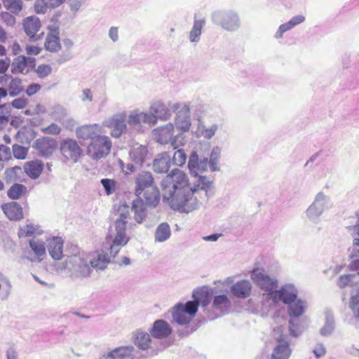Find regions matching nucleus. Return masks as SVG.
I'll return each instance as SVG.
<instances>
[{
    "mask_svg": "<svg viewBox=\"0 0 359 359\" xmlns=\"http://www.w3.org/2000/svg\"><path fill=\"white\" fill-rule=\"evenodd\" d=\"M27 192V189L25 185L15 183L10 187L7 194L9 198L16 200L25 196Z\"/></svg>",
    "mask_w": 359,
    "mask_h": 359,
    "instance_id": "58836bf2",
    "label": "nucleus"
},
{
    "mask_svg": "<svg viewBox=\"0 0 359 359\" xmlns=\"http://www.w3.org/2000/svg\"><path fill=\"white\" fill-rule=\"evenodd\" d=\"M101 183L107 195H110L114 191L116 187V182L114 180L110 179H102L101 180Z\"/></svg>",
    "mask_w": 359,
    "mask_h": 359,
    "instance_id": "8fccbe9b",
    "label": "nucleus"
},
{
    "mask_svg": "<svg viewBox=\"0 0 359 359\" xmlns=\"http://www.w3.org/2000/svg\"><path fill=\"white\" fill-rule=\"evenodd\" d=\"M24 169L28 176L32 179H36L43 170V163L41 161H32L27 163Z\"/></svg>",
    "mask_w": 359,
    "mask_h": 359,
    "instance_id": "2f4dec72",
    "label": "nucleus"
},
{
    "mask_svg": "<svg viewBox=\"0 0 359 359\" xmlns=\"http://www.w3.org/2000/svg\"><path fill=\"white\" fill-rule=\"evenodd\" d=\"M11 49L13 55H18L21 51V47L17 41H14L11 46Z\"/></svg>",
    "mask_w": 359,
    "mask_h": 359,
    "instance_id": "69168bd1",
    "label": "nucleus"
},
{
    "mask_svg": "<svg viewBox=\"0 0 359 359\" xmlns=\"http://www.w3.org/2000/svg\"><path fill=\"white\" fill-rule=\"evenodd\" d=\"M112 144L107 136L100 135L90 141L87 147V154L93 159L98 160L106 156L111 151Z\"/></svg>",
    "mask_w": 359,
    "mask_h": 359,
    "instance_id": "0eeeda50",
    "label": "nucleus"
},
{
    "mask_svg": "<svg viewBox=\"0 0 359 359\" xmlns=\"http://www.w3.org/2000/svg\"><path fill=\"white\" fill-rule=\"evenodd\" d=\"M128 121L130 126H135L140 123H147L150 125H154L155 117L147 113L134 111L130 114Z\"/></svg>",
    "mask_w": 359,
    "mask_h": 359,
    "instance_id": "a878e982",
    "label": "nucleus"
},
{
    "mask_svg": "<svg viewBox=\"0 0 359 359\" xmlns=\"http://www.w3.org/2000/svg\"><path fill=\"white\" fill-rule=\"evenodd\" d=\"M222 27L229 31H232L238 27L239 22L237 15L228 14L223 17L221 22Z\"/></svg>",
    "mask_w": 359,
    "mask_h": 359,
    "instance_id": "ea45409f",
    "label": "nucleus"
},
{
    "mask_svg": "<svg viewBox=\"0 0 359 359\" xmlns=\"http://www.w3.org/2000/svg\"><path fill=\"white\" fill-rule=\"evenodd\" d=\"M129 216L128 210L121 212L119 218L114 222V227H110L109 233L106 236V241L110 243L109 253L113 257L117 255L121 248L125 246L130 240V238L126 233V224Z\"/></svg>",
    "mask_w": 359,
    "mask_h": 359,
    "instance_id": "7ed1b4c3",
    "label": "nucleus"
},
{
    "mask_svg": "<svg viewBox=\"0 0 359 359\" xmlns=\"http://www.w3.org/2000/svg\"><path fill=\"white\" fill-rule=\"evenodd\" d=\"M48 250L51 257L60 260L63 257V240L60 237H53L48 240Z\"/></svg>",
    "mask_w": 359,
    "mask_h": 359,
    "instance_id": "412c9836",
    "label": "nucleus"
},
{
    "mask_svg": "<svg viewBox=\"0 0 359 359\" xmlns=\"http://www.w3.org/2000/svg\"><path fill=\"white\" fill-rule=\"evenodd\" d=\"M324 323L319 330V334L323 337H329L334 332L336 321L333 311L328 308L324 309L323 313Z\"/></svg>",
    "mask_w": 359,
    "mask_h": 359,
    "instance_id": "4468645a",
    "label": "nucleus"
},
{
    "mask_svg": "<svg viewBox=\"0 0 359 359\" xmlns=\"http://www.w3.org/2000/svg\"><path fill=\"white\" fill-rule=\"evenodd\" d=\"M146 205L140 199H135L133 201L132 210L134 212V218L139 224L142 223L147 217Z\"/></svg>",
    "mask_w": 359,
    "mask_h": 359,
    "instance_id": "7c9ffc66",
    "label": "nucleus"
},
{
    "mask_svg": "<svg viewBox=\"0 0 359 359\" xmlns=\"http://www.w3.org/2000/svg\"><path fill=\"white\" fill-rule=\"evenodd\" d=\"M127 116L125 113L114 115L107 122V126L111 128V135L113 137H119L123 133L126 132Z\"/></svg>",
    "mask_w": 359,
    "mask_h": 359,
    "instance_id": "9d476101",
    "label": "nucleus"
},
{
    "mask_svg": "<svg viewBox=\"0 0 359 359\" xmlns=\"http://www.w3.org/2000/svg\"><path fill=\"white\" fill-rule=\"evenodd\" d=\"M252 292V285L250 281L243 280L238 281L231 287L232 294L239 298L249 297Z\"/></svg>",
    "mask_w": 359,
    "mask_h": 359,
    "instance_id": "393cba45",
    "label": "nucleus"
},
{
    "mask_svg": "<svg viewBox=\"0 0 359 359\" xmlns=\"http://www.w3.org/2000/svg\"><path fill=\"white\" fill-rule=\"evenodd\" d=\"M39 155L48 156L51 155L57 147L55 140L50 137H43L37 139L33 145Z\"/></svg>",
    "mask_w": 359,
    "mask_h": 359,
    "instance_id": "9b49d317",
    "label": "nucleus"
},
{
    "mask_svg": "<svg viewBox=\"0 0 359 359\" xmlns=\"http://www.w3.org/2000/svg\"><path fill=\"white\" fill-rule=\"evenodd\" d=\"M44 133L51 135H58L60 131L61 128L59 126H57L55 123H52L50 126H48L47 128L43 129Z\"/></svg>",
    "mask_w": 359,
    "mask_h": 359,
    "instance_id": "bf43d9fd",
    "label": "nucleus"
},
{
    "mask_svg": "<svg viewBox=\"0 0 359 359\" xmlns=\"http://www.w3.org/2000/svg\"><path fill=\"white\" fill-rule=\"evenodd\" d=\"M316 358L323 356L326 353V349L323 344H318L313 351Z\"/></svg>",
    "mask_w": 359,
    "mask_h": 359,
    "instance_id": "680f3d73",
    "label": "nucleus"
},
{
    "mask_svg": "<svg viewBox=\"0 0 359 359\" xmlns=\"http://www.w3.org/2000/svg\"><path fill=\"white\" fill-rule=\"evenodd\" d=\"M197 311L196 302H187L185 304L180 303L172 309V318L177 323L186 325L195 317Z\"/></svg>",
    "mask_w": 359,
    "mask_h": 359,
    "instance_id": "423d86ee",
    "label": "nucleus"
},
{
    "mask_svg": "<svg viewBox=\"0 0 359 359\" xmlns=\"http://www.w3.org/2000/svg\"><path fill=\"white\" fill-rule=\"evenodd\" d=\"M11 158V152L8 147L0 145V161H8Z\"/></svg>",
    "mask_w": 359,
    "mask_h": 359,
    "instance_id": "5fc2aeb1",
    "label": "nucleus"
},
{
    "mask_svg": "<svg viewBox=\"0 0 359 359\" xmlns=\"http://www.w3.org/2000/svg\"><path fill=\"white\" fill-rule=\"evenodd\" d=\"M102 133L100 127L97 124L85 125L78 128L76 130V135L81 140H94Z\"/></svg>",
    "mask_w": 359,
    "mask_h": 359,
    "instance_id": "f3484780",
    "label": "nucleus"
},
{
    "mask_svg": "<svg viewBox=\"0 0 359 359\" xmlns=\"http://www.w3.org/2000/svg\"><path fill=\"white\" fill-rule=\"evenodd\" d=\"M28 100L25 97H19L13 100L11 105L12 107L17 109H25L28 105Z\"/></svg>",
    "mask_w": 359,
    "mask_h": 359,
    "instance_id": "603ef678",
    "label": "nucleus"
},
{
    "mask_svg": "<svg viewBox=\"0 0 359 359\" xmlns=\"http://www.w3.org/2000/svg\"><path fill=\"white\" fill-rule=\"evenodd\" d=\"M35 72L39 78L43 79L51 74L52 67L50 65L42 64L37 67Z\"/></svg>",
    "mask_w": 359,
    "mask_h": 359,
    "instance_id": "de8ad7c7",
    "label": "nucleus"
},
{
    "mask_svg": "<svg viewBox=\"0 0 359 359\" xmlns=\"http://www.w3.org/2000/svg\"><path fill=\"white\" fill-rule=\"evenodd\" d=\"M347 229L353 237V247L355 256L359 257V219L355 225L348 226Z\"/></svg>",
    "mask_w": 359,
    "mask_h": 359,
    "instance_id": "37998d69",
    "label": "nucleus"
},
{
    "mask_svg": "<svg viewBox=\"0 0 359 359\" xmlns=\"http://www.w3.org/2000/svg\"><path fill=\"white\" fill-rule=\"evenodd\" d=\"M149 152L145 145L134 144L129 151L130 158L137 165H142L148 158Z\"/></svg>",
    "mask_w": 359,
    "mask_h": 359,
    "instance_id": "a211bd4d",
    "label": "nucleus"
},
{
    "mask_svg": "<svg viewBox=\"0 0 359 359\" xmlns=\"http://www.w3.org/2000/svg\"><path fill=\"white\" fill-rule=\"evenodd\" d=\"M197 165H198V163H197L196 155H191L189 158V161L188 166H189V168L191 172L194 173L195 175H197V173L195 171V169L196 168Z\"/></svg>",
    "mask_w": 359,
    "mask_h": 359,
    "instance_id": "e2e57ef3",
    "label": "nucleus"
},
{
    "mask_svg": "<svg viewBox=\"0 0 359 359\" xmlns=\"http://www.w3.org/2000/svg\"><path fill=\"white\" fill-rule=\"evenodd\" d=\"M41 47L34 45H29L25 48L27 54L30 55H37L41 53Z\"/></svg>",
    "mask_w": 359,
    "mask_h": 359,
    "instance_id": "052dcab7",
    "label": "nucleus"
},
{
    "mask_svg": "<svg viewBox=\"0 0 359 359\" xmlns=\"http://www.w3.org/2000/svg\"><path fill=\"white\" fill-rule=\"evenodd\" d=\"M22 25L25 34L32 41H36L43 39L44 32L38 34L41 28V23L36 16L27 17L24 19Z\"/></svg>",
    "mask_w": 359,
    "mask_h": 359,
    "instance_id": "1a4fd4ad",
    "label": "nucleus"
},
{
    "mask_svg": "<svg viewBox=\"0 0 359 359\" xmlns=\"http://www.w3.org/2000/svg\"><path fill=\"white\" fill-rule=\"evenodd\" d=\"M36 231V228L32 225H26L20 229V236H30Z\"/></svg>",
    "mask_w": 359,
    "mask_h": 359,
    "instance_id": "13d9d810",
    "label": "nucleus"
},
{
    "mask_svg": "<svg viewBox=\"0 0 359 359\" xmlns=\"http://www.w3.org/2000/svg\"><path fill=\"white\" fill-rule=\"evenodd\" d=\"M49 32L48 33L44 42V47L47 51L56 53L61 50L62 46L59 36V28L54 27H48Z\"/></svg>",
    "mask_w": 359,
    "mask_h": 359,
    "instance_id": "f8f14e48",
    "label": "nucleus"
},
{
    "mask_svg": "<svg viewBox=\"0 0 359 359\" xmlns=\"http://www.w3.org/2000/svg\"><path fill=\"white\" fill-rule=\"evenodd\" d=\"M290 354L288 343L283 339L278 340V345L274 349L271 359H288Z\"/></svg>",
    "mask_w": 359,
    "mask_h": 359,
    "instance_id": "473e14b6",
    "label": "nucleus"
},
{
    "mask_svg": "<svg viewBox=\"0 0 359 359\" xmlns=\"http://www.w3.org/2000/svg\"><path fill=\"white\" fill-rule=\"evenodd\" d=\"M88 262L91 266L95 269H104L109 264V259L107 254L102 251L95 252L90 259L86 254L81 253L68 257L67 264L75 272L77 276L86 277L91 272Z\"/></svg>",
    "mask_w": 359,
    "mask_h": 359,
    "instance_id": "f03ea898",
    "label": "nucleus"
},
{
    "mask_svg": "<svg viewBox=\"0 0 359 359\" xmlns=\"http://www.w3.org/2000/svg\"><path fill=\"white\" fill-rule=\"evenodd\" d=\"M170 167V156L168 153L161 154L153 163L154 170L156 172H167Z\"/></svg>",
    "mask_w": 359,
    "mask_h": 359,
    "instance_id": "c85d7f7f",
    "label": "nucleus"
},
{
    "mask_svg": "<svg viewBox=\"0 0 359 359\" xmlns=\"http://www.w3.org/2000/svg\"><path fill=\"white\" fill-rule=\"evenodd\" d=\"M310 319L308 316L293 318V337L301 335L309 327Z\"/></svg>",
    "mask_w": 359,
    "mask_h": 359,
    "instance_id": "f704fd0d",
    "label": "nucleus"
},
{
    "mask_svg": "<svg viewBox=\"0 0 359 359\" xmlns=\"http://www.w3.org/2000/svg\"><path fill=\"white\" fill-rule=\"evenodd\" d=\"M50 8L48 1L45 0H36L34 4V9L36 13L43 14L46 12L47 9Z\"/></svg>",
    "mask_w": 359,
    "mask_h": 359,
    "instance_id": "3c124183",
    "label": "nucleus"
},
{
    "mask_svg": "<svg viewBox=\"0 0 359 359\" xmlns=\"http://www.w3.org/2000/svg\"><path fill=\"white\" fill-rule=\"evenodd\" d=\"M36 133L30 127L24 126L16 134L17 140L22 144H29L35 138Z\"/></svg>",
    "mask_w": 359,
    "mask_h": 359,
    "instance_id": "4c0bfd02",
    "label": "nucleus"
},
{
    "mask_svg": "<svg viewBox=\"0 0 359 359\" xmlns=\"http://www.w3.org/2000/svg\"><path fill=\"white\" fill-rule=\"evenodd\" d=\"M133 351L132 346H119L109 352L104 359H130Z\"/></svg>",
    "mask_w": 359,
    "mask_h": 359,
    "instance_id": "bb28decb",
    "label": "nucleus"
},
{
    "mask_svg": "<svg viewBox=\"0 0 359 359\" xmlns=\"http://www.w3.org/2000/svg\"><path fill=\"white\" fill-rule=\"evenodd\" d=\"M175 125L182 132H187L190 129L189 108L187 106H183L177 112L175 118Z\"/></svg>",
    "mask_w": 359,
    "mask_h": 359,
    "instance_id": "4be33fe9",
    "label": "nucleus"
},
{
    "mask_svg": "<svg viewBox=\"0 0 359 359\" xmlns=\"http://www.w3.org/2000/svg\"><path fill=\"white\" fill-rule=\"evenodd\" d=\"M4 7L12 13H18L22 10V3L20 0H4Z\"/></svg>",
    "mask_w": 359,
    "mask_h": 359,
    "instance_id": "a18cd8bd",
    "label": "nucleus"
},
{
    "mask_svg": "<svg viewBox=\"0 0 359 359\" xmlns=\"http://www.w3.org/2000/svg\"><path fill=\"white\" fill-rule=\"evenodd\" d=\"M27 67V57L24 55H19L14 59L12 63L11 72L13 74L23 73Z\"/></svg>",
    "mask_w": 359,
    "mask_h": 359,
    "instance_id": "a19ab883",
    "label": "nucleus"
},
{
    "mask_svg": "<svg viewBox=\"0 0 359 359\" xmlns=\"http://www.w3.org/2000/svg\"><path fill=\"white\" fill-rule=\"evenodd\" d=\"M205 25L204 20H195L194 26L189 34L190 41L191 42L198 41L201 34V30Z\"/></svg>",
    "mask_w": 359,
    "mask_h": 359,
    "instance_id": "c03bdc74",
    "label": "nucleus"
},
{
    "mask_svg": "<svg viewBox=\"0 0 359 359\" xmlns=\"http://www.w3.org/2000/svg\"><path fill=\"white\" fill-rule=\"evenodd\" d=\"M10 65V60L8 58L0 60V74L5 73Z\"/></svg>",
    "mask_w": 359,
    "mask_h": 359,
    "instance_id": "0e129e2a",
    "label": "nucleus"
},
{
    "mask_svg": "<svg viewBox=\"0 0 359 359\" xmlns=\"http://www.w3.org/2000/svg\"><path fill=\"white\" fill-rule=\"evenodd\" d=\"M41 88V86L39 83H33L29 84L26 90L25 93L28 96H32L35 95L36 93H38Z\"/></svg>",
    "mask_w": 359,
    "mask_h": 359,
    "instance_id": "4d7b16f0",
    "label": "nucleus"
},
{
    "mask_svg": "<svg viewBox=\"0 0 359 359\" xmlns=\"http://www.w3.org/2000/svg\"><path fill=\"white\" fill-rule=\"evenodd\" d=\"M210 184L205 177L199 176L195 187L191 188L187 175L179 169H174L161 182L163 197L172 209L189 211L198 204L194 194L199 189L206 190Z\"/></svg>",
    "mask_w": 359,
    "mask_h": 359,
    "instance_id": "f257e3e1",
    "label": "nucleus"
},
{
    "mask_svg": "<svg viewBox=\"0 0 359 359\" xmlns=\"http://www.w3.org/2000/svg\"><path fill=\"white\" fill-rule=\"evenodd\" d=\"M193 302H196L198 306L201 304L203 306H208L212 299V292L207 289H200L193 293Z\"/></svg>",
    "mask_w": 359,
    "mask_h": 359,
    "instance_id": "e433bc0d",
    "label": "nucleus"
},
{
    "mask_svg": "<svg viewBox=\"0 0 359 359\" xmlns=\"http://www.w3.org/2000/svg\"><path fill=\"white\" fill-rule=\"evenodd\" d=\"M187 160V156L182 149L177 150L172 157L173 163L176 165L181 166L184 165Z\"/></svg>",
    "mask_w": 359,
    "mask_h": 359,
    "instance_id": "09e8293b",
    "label": "nucleus"
},
{
    "mask_svg": "<svg viewBox=\"0 0 359 359\" xmlns=\"http://www.w3.org/2000/svg\"><path fill=\"white\" fill-rule=\"evenodd\" d=\"M13 155L18 159H24L27 156V150L25 147L19 145H14L13 147Z\"/></svg>",
    "mask_w": 359,
    "mask_h": 359,
    "instance_id": "864d4df0",
    "label": "nucleus"
},
{
    "mask_svg": "<svg viewBox=\"0 0 359 359\" xmlns=\"http://www.w3.org/2000/svg\"><path fill=\"white\" fill-rule=\"evenodd\" d=\"M136 196V199H140L143 201L147 206L153 208L158 205L161 198L159 190L156 185L145 189L140 196Z\"/></svg>",
    "mask_w": 359,
    "mask_h": 359,
    "instance_id": "dca6fc26",
    "label": "nucleus"
},
{
    "mask_svg": "<svg viewBox=\"0 0 359 359\" xmlns=\"http://www.w3.org/2000/svg\"><path fill=\"white\" fill-rule=\"evenodd\" d=\"M308 308V303L305 299L297 297V292L293 288V318L304 316V313Z\"/></svg>",
    "mask_w": 359,
    "mask_h": 359,
    "instance_id": "c756f323",
    "label": "nucleus"
},
{
    "mask_svg": "<svg viewBox=\"0 0 359 359\" xmlns=\"http://www.w3.org/2000/svg\"><path fill=\"white\" fill-rule=\"evenodd\" d=\"M29 247L33 252L34 257L30 258L31 262L42 261L46 255V250L43 241L33 238L29 241Z\"/></svg>",
    "mask_w": 359,
    "mask_h": 359,
    "instance_id": "5701e85b",
    "label": "nucleus"
},
{
    "mask_svg": "<svg viewBox=\"0 0 359 359\" xmlns=\"http://www.w3.org/2000/svg\"><path fill=\"white\" fill-rule=\"evenodd\" d=\"M60 152L65 162L76 163L83 156V151L76 140L72 138L62 140L60 143Z\"/></svg>",
    "mask_w": 359,
    "mask_h": 359,
    "instance_id": "39448f33",
    "label": "nucleus"
},
{
    "mask_svg": "<svg viewBox=\"0 0 359 359\" xmlns=\"http://www.w3.org/2000/svg\"><path fill=\"white\" fill-rule=\"evenodd\" d=\"M229 304V298L225 294L218 295L214 298L212 306L215 309H221Z\"/></svg>",
    "mask_w": 359,
    "mask_h": 359,
    "instance_id": "49530a36",
    "label": "nucleus"
},
{
    "mask_svg": "<svg viewBox=\"0 0 359 359\" xmlns=\"http://www.w3.org/2000/svg\"><path fill=\"white\" fill-rule=\"evenodd\" d=\"M2 81L7 83L9 81L8 89L9 95L11 97H15L19 95L22 90V81L18 78H12L11 76L5 74L1 77Z\"/></svg>",
    "mask_w": 359,
    "mask_h": 359,
    "instance_id": "cd10ccee",
    "label": "nucleus"
},
{
    "mask_svg": "<svg viewBox=\"0 0 359 359\" xmlns=\"http://www.w3.org/2000/svg\"><path fill=\"white\" fill-rule=\"evenodd\" d=\"M65 0H48V6L50 8H56L62 4Z\"/></svg>",
    "mask_w": 359,
    "mask_h": 359,
    "instance_id": "338daca9",
    "label": "nucleus"
},
{
    "mask_svg": "<svg viewBox=\"0 0 359 359\" xmlns=\"http://www.w3.org/2000/svg\"><path fill=\"white\" fill-rule=\"evenodd\" d=\"M151 343L150 335L141 330H137L134 334V344L142 350L148 349Z\"/></svg>",
    "mask_w": 359,
    "mask_h": 359,
    "instance_id": "c9c22d12",
    "label": "nucleus"
},
{
    "mask_svg": "<svg viewBox=\"0 0 359 359\" xmlns=\"http://www.w3.org/2000/svg\"><path fill=\"white\" fill-rule=\"evenodd\" d=\"M350 269L357 272L355 273L341 276L337 282L338 285L341 288L348 285L353 287L359 283V259L351 262Z\"/></svg>",
    "mask_w": 359,
    "mask_h": 359,
    "instance_id": "2eb2a0df",
    "label": "nucleus"
},
{
    "mask_svg": "<svg viewBox=\"0 0 359 359\" xmlns=\"http://www.w3.org/2000/svg\"><path fill=\"white\" fill-rule=\"evenodd\" d=\"M109 36L114 41H116L118 38V29L111 27L109 30Z\"/></svg>",
    "mask_w": 359,
    "mask_h": 359,
    "instance_id": "774afa93",
    "label": "nucleus"
},
{
    "mask_svg": "<svg viewBox=\"0 0 359 359\" xmlns=\"http://www.w3.org/2000/svg\"><path fill=\"white\" fill-rule=\"evenodd\" d=\"M155 135L158 142L165 144L171 142L173 148H176L175 141L173 140L174 126L172 124L169 123L158 128L156 130Z\"/></svg>",
    "mask_w": 359,
    "mask_h": 359,
    "instance_id": "6ab92c4d",
    "label": "nucleus"
},
{
    "mask_svg": "<svg viewBox=\"0 0 359 359\" xmlns=\"http://www.w3.org/2000/svg\"><path fill=\"white\" fill-rule=\"evenodd\" d=\"M2 210L10 220H20L23 217L22 208L16 202H10L3 205Z\"/></svg>",
    "mask_w": 359,
    "mask_h": 359,
    "instance_id": "b1692460",
    "label": "nucleus"
},
{
    "mask_svg": "<svg viewBox=\"0 0 359 359\" xmlns=\"http://www.w3.org/2000/svg\"><path fill=\"white\" fill-rule=\"evenodd\" d=\"M170 236V226L167 223H161L155 232V239L158 242L167 240Z\"/></svg>",
    "mask_w": 359,
    "mask_h": 359,
    "instance_id": "79ce46f5",
    "label": "nucleus"
},
{
    "mask_svg": "<svg viewBox=\"0 0 359 359\" xmlns=\"http://www.w3.org/2000/svg\"><path fill=\"white\" fill-rule=\"evenodd\" d=\"M330 197L323 192H319L315 197L313 203L307 209L306 213L309 219L314 220L329 208Z\"/></svg>",
    "mask_w": 359,
    "mask_h": 359,
    "instance_id": "6e6552de",
    "label": "nucleus"
},
{
    "mask_svg": "<svg viewBox=\"0 0 359 359\" xmlns=\"http://www.w3.org/2000/svg\"><path fill=\"white\" fill-rule=\"evenodd\" d=\"M290 29H292V21H289L285 24L281 25L276 33V38L279 39L283 37V33L290 30Z\"/></svg>",
    "mask_w": 359,
    "mask_h": 359,
    "instance_id": "6e6d98bb",
    "label": "nucleus"
},
{
    "mask_svg": "<svg viewBox=\"0 0 359 359\" xmlns=\"http://www.w3.org/2000/svg\"><path fill=\"white\" fill-rule=\"evenodd\" d=\"M150 333L156 339H165L172 333V327L166 321L157 320L154 323Z\"/></svg>",
    "mask_w": 359,
    "mask_h": 359,
    "instance_id": "aec40b11",
    "label": "nucleus"
},
{
    "mask_svg": "<svg viewBox=\"0 0 359 359\" xmlns=\"http://www.w3.org/2000/svg\"><path fill=\"white\" fill-rule=\"evenodd\" d=\"M135 196H140L145 189L156 185L151 173L148 171L139 173L135 179Z\"/></svg>",
    "mask_w": 359,
    "mask_h": 359,
    "instance_id": "ddd939ff",
    "label": "nucleus"
},
{
    "mask_svg": "<svg viewBox=\"0 0 359 359\" xmlns=\"http://www.w3.org/2000/svg\"><path fill=\"white\" fill-rule=\"evenodd\" d=\"M151 112L149 114L155 117V123L158 118L166 120L170 116L168 109L161 102L154 103L151 107Z\"/></svg>",
    "mask_w": 359,
    "mask_h": 359,
    "instance_id": "72a5a7b5",
    "label": "nucleus"
},
{
    "mask_svg": "<svg viewBox=\"0 0 359 359\" xmlns=\"http://www.w3.org/2000/svg\"><path fill=\"white\" fill-rule=\"evenodd\" d=\"M251 278L262 289L269 292L275 302L282 301L284 304H288L289 313H290L292 311V308H290L292 294L287 292L284 289L278 291L274 290L277 287L276 281L264 274L259 269H255L252 271Z\"/></svg>",
    "mask_w": 359,
    "mask_h": 359,
    "instance_id": "20e7f679",
    "label": "nucleus"
}]
</instances>
